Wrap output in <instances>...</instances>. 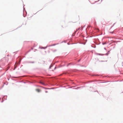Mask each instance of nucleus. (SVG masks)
Masks as SVG:
<instances>
[{"label": "nucleus", "mask_w": 123, "mask_h": 123, "mask_svg": "<svg viewBox=\"0 0 123 123\" xmlns=\"http://www.w3.org/2000/svg\"><path fill=\"white\" fill-rule=\"evenodd\" d=\"M36 91L38 92H40L41 91V90L39 89H36Z\"/></svg>", "instance_id": "f257e3e1"}, {"label": "nucleus", "mask_w": 123, "mask_h": 123, "mask_svg": "<svg viewBox=\"0 0 123 123\" xmlns=\"http://www.w3.org/2000/svg\"><path fill=\"white\" fill-rule=\"evenodd\" d=\"M7 59V58L6 57H5L4 58H3V59H1V60L0 61V62H1L2 60H4V59Z\"/></svg>", "instance_id": "f03ea898"}, {"label": "nucleus", "mask_w": 123, "mask_h": 123, "mask_svg": "<svg viewBox=\"0 0 123 123\" xmlns=\"http://www.w3.org/2000/svg\"><path fill=\"white\" fill-rule=\"evenodd\" d=\"M20 61H21V60H20L19 62H18V64H20Z\"/></svg>", "instance_id": "7ed1b4c3"}, {"label": "nucleus", "mask_w": 123, "mask_h": 123, "mask_svg": "<svg viewBox=\"0 0 123 123\" xmlns=\"http://www.w3.org/2000/svg\"><path fill=\"white\" fill-rule=\"evenodd\" d=\"M56 45L55 44H53V45H50V46H54V45Z\"/></svg>", "instance_id": "20e7f679"}, {"label": "nucleus", "mask_w": 123, "mask_h": 123, "mask_svg": "<svg viewBox=\"0 0 123 123\" xmlns=\"http://www.w3.org/2000/svg\"><path fill=\"white\" fill-rule=\"evenodd\" d=\"M45 92H46V93L48 92H47V91H45Z\"/></svg>", "instance_id": "39448f33"}, {"label": "nucleus", "mask_w": 123, "mask_h": 123, "mask_svg": "<svg viewBox=\"0 0 123 123\" xmlns=\"http://www.w3.org/2000/svg\"><path fill=\"white\" fill-rule=\"evenodd\" d=\"M17 64V62H16V64H15V66L16 64Z\"/></svg>", "instance_id": "423d86ee"}, {"label": "nucleus", "mask_w": 123, "mask_h": 123, "mask_svg": "<svg viewBox=\"0 0 123 123\" xmlns=\"http://www.w3.org/2000/svg\"><path fill=\"white\" fill-rule=\"evenodd\" d=\"M51 66H50V68H51Z\"/></svg>", "instance_id": "0eeeda50"}, {"label": "nucleus", "mask_w": 123, "mask_h": 123, "mask_svg": "<svg viewBox=\"0 0 123 123\" xmlns=\"http://www.w3.org/2000/svg\"><path fill=\"white\" fill-rule=\"evenodd\" d=\"M16 67H16H15V68Z\"/></svg>", "instance_id": "6e6552de"}]
</instances>
